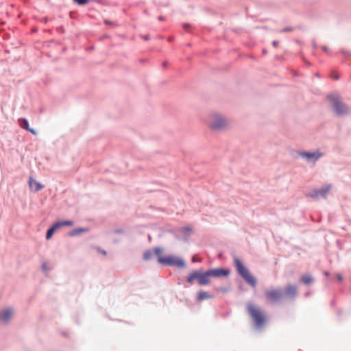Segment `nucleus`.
Segmentation results:
<instances>
[{
  "label": "nucleus",
  "instance_id": "obj_6",
  "mask_svg": "<svg viewBox=\"0 0 351 351\" xmlns=\"http://www.w3.org/2000/svg\"><path fill=\"white\" fill-rule=\"evenodd\" d=\"M247 310L255 323L256 328H261L265 323V317L261 311L252 304H247Z\"/></svg>",
  "mask_w": 351,
  "mask_h": 351
},
{
  "label": "nucleus",
  "instance_id": "obj_33",
  "mask_svg": "<svg viewBox=\"0 0 351 351\" xmlns=\"http://www.w3.org/2000/svg\"><path fill=\"white\" fill-rule=\"evenodd\" d=\"M312 47L313 49H316L317 47L316 43L314 40L312 42Z\"/></svg>",
  "mask_w": 351,
  "mask_h": 351
},
{
  "label": "nucleus",
  "instance_id": "obj_15",
  "mask_svg": "<svg viewBox=\"0 0 351 351\" xmlns=\"http://www.w3.org/2000/svg\"><path fill=\"white\" fill-rule=\"evenodd\" d=\"M213 298V295L209 293L207 291H199L197 294V300L199 302H201L206 299H212Z\"/></svg>",
  "mask_w": 351,
  "mask_h": 351
},
{
  "label": "nucleus",
  "instance_id": "obj_2",
  "mask_svg": "<svg viewBox=\"0 0 351 351\" xmlns=\"http://www.w3.org/2000/svg\"><path fill=\"white\" fill-rule=\"evenodd\" d=\"M234 264L238 274L243 280L252 287L256 286V278L250 273L249 270L244 266L242 261L237 257L234 258Z\"/></svg>",
  "mask_w": 351,
  "mask_h": 351
},
{
  "label": "nucleus",
  "instance_id": "obj_32",
  "mask_svg": "<svg viewBox=\"0 0 351 351\" xmlns=\"http://www.w3.org/2000/svg\"><path fill=\"white\" fill-rule=\"evenodd\" d=\"M192 261H193V263H195V262H201V261H202V260H201L200 258L197 259V258H195V257H193V258H192Z\"/></svg>",
  "mask_w": 351,
  "mask_h": 351
},
{
  "label": "nucleus",
  "instance_id": "obj_28",
  "mask_svg": "<svg viewBox=\"0 0 351 351\" xmlns=\"http://www.w3.org/2000/svg\"><path fill=\"white\" fill-rule=\"evenodd\" d=\"M331 77L334 79V80H338L339 78V76L337 75V74H335V73H332Z\"/></svg>",
  "mask_w": 351,
  "mask_h": 351
},
{
  "label": "nucleus",
  "instance_id": "obj_10",
  "mask_svg": "<svg viewBox=\"0 0 351 351\" xmlns=\"http://www.w3.org/2000/svg\"><path fill=\"white\" fill-rule=\"evenodd\" d=\"M265 298L267 302H277L282 299L283 291L280 288L267 291L265 292Z\"/></svg>",
  "mask_w": 351,
  "mask_h": 351
},
{
  "label": "nucleus",
  "instance_id": "obj_34",
  "mask_svg": "<svg viewBox=\"0 0 351 351\" xmlns=\"http://www.w3.org/2000/svg\"><path fill=\"white\" fill-rule=\"evenodd\" d=\"M322 50L325 52H328V48L326 47V46H323L322 47Z\"/></svg>",
  "mask_w": 351,
  "mask_h": 351
},
{
  "label": "nucleus",
  "instance_id": "obj_11",
  "mask_svg": "<svg viewBox=\"0 0 351 351\" xmlns=\"http://www.w3.org/2000/svg\"><path fill=\"white\" fill-rule=\"evenodd\" d=\"M192 230V228L190 226L180 228L176 231V237L180 240L187 241Z\"/></svg>",
  "mask_w": 351,
  "mask_h": 351
},
{
  "label": "nucleus",
  "instance_id": "obj_21",
  "mask_svg": "<svg viewBox=\"0 0 351 351\" xmlns=\"http://www.w3.org/2000/svg\"><path fill=\"white\" fill-rule=\"evenodd\" d=\"M154 256V252H153V250H148L147 251H145L143 254V259L145 261H149L150 259L152 258Z\"/></svg>",
  "mask_w": 351,
  "mask_h": 351
},
{
  "label": "nucleus",
  "instance_id": "obj_43",
  "mask_svg": "<svg viewBox=\"0 0 351 351\" xmlns=\"http://www.w3.org/2000/svg\"><path fill=\"white\" fill-rule=\"evenodd\" d=\"M162 65H163V66H166L167 65V62H164L162 63Z\"/></svg>",
  "mask_w": 351,
  "mask_h": 351
},
{
  "label": "nucleus",
  "instance_id": "obj_42",
  "mask_svg": "<svg viewBox=\"0 0 351 351\" xmlns=\"http://www.w3.org/2000/svg\"><path fill=\"white\" fill-rule=\"evenodd\" d=\"M158 19H159L160 21H162V20L164 19V18H163V16H159V17H158Z\"/></svg>",
  "mask_w": 351,
  "mask_h": 351
},
{
  "label": "nucleus",
  "instance_id": "obj_35",
  "mask_svg": "<svg viewBox=\"0 0 351 351\" xmlns=\"http://www.w3.org/2000/svg\"><path fill=\"white\" fill-rule=\"evenodd\" d=\"M337 279H338L339 281L342 280V279H343L342 276H341V274H338V275H337Z\"/></svg>",
  "mask_w": 351,
  "mask_h": 351
},
{
  "label": "nucleus",
  "instance_id": "obj_26",
  "mask_svg": "<svg viewBox=\"0 0 351 351\" xmlns=\"http://www.w3.org/2000/svg\"><path fill=\"white\" fill-rule=\"evenodd\" d=\"M339 53H343V55H345V56H350V53H348V51H346V50H344V49L341 50V51H339Z\"/></svg>",
  "mask_w": 351,
  "mask_h": 351
},
{
  "label": "nucleus",
  "instance_id": "obj_37",
  "mask_svg": "<svg viewBox=\"0 0 351 351\" xmlns=\"http://www.w3.org/2000/svg\"><path fill=\"white\" fill-rule=\"evenodd\" d=\"M324 274L326 276H328L330 275V273H329L328 271H325L324 272Z\"/></svg>",
  "mask_w": 351,
  "mask_h": 351
},
{
  "label": "nucleus",
  "instance_id": "obj_22",
  "mask_svg": "<svg viewBox=\"0 0 351 351\" xmlns=\"http://www.w3.org/2000/svg\"><path fill=\"white\" fill-rule=\"evenodd\" d=\"M75 3L78 5H86L88 2L90 1V0H73Z\"/></svg>",
  "mask_w": 351,
  "mask_h": 351
},
{
  "label": "nucleus",
  "instance_id": "obj_30",
  "mask_svg": "<svg viewBox=\"0 0 351 351\" xmlns=\"http://www.w3.org/2000/svg\"><path fill=\"white\" fill-rule=\"evenodd\" d=\"M190 26H191V25H190V24H189V23H183V24H182V27H183V28H184V29H186L187 28L190 27Z\"/></svg>",
  "mask_w": 351,
  "mask_h": 351
},
{
  "label": "nucleus",
  "instance_id": "obj_3",
  "mask_svg": "<svg viewBox=\"0 0 351 351\" xmlns=\"http://www.w3.org/2000/svg\"><path fill=\"white\" fill-rule=\"evenodd\" d=\"M229 125L228 120L222 114H214L210 122V127L214 130H222Z\"/></svg>",
  "mask_w": 351,
  "mask_h": 351
},
{
  "label": "nucleus",
  "instance_id": "obj_38",
  "mask_svg": "<svg viewBox=\"0 0 351 351\" xmlns=\"http://www.w3.org/2000/svg\"><path fill=\"white\" fill-rule=\"evenodd\" d=\"M143 38L145 40H149V36H147H147H143Z\"/></svg>",
  "mask_w": 351,
  "mask_h": 351
},
{
  "label": "nucleus",
  "instance_id": "obj_40",
  "mask_svg": "<svg viewBox=\"0 0 351 351\" xmlns=\"http://www.w3.org/2000/svg\"><path fill=\"white\" fill-rule=\"evenodd\" d=\"M220 290L223 291V292L227 291V289H226V288H221V289H220Z\"/></svg>",
  "mask_w": 351,
  "mask_h": 351
},
{
  "label": "nucleus",
  "instance_id": "obj_7",
  "mask_svg": "<svg viewBox=\"0 0 351 351\" xmlns=\"http://www.w3.org/2000/svg\"><path fill=\"white\" fill-rule=\"evenodd\" d=\"M15 314V309L12 306H8L0 309V325L6 326L10 323Z\"/></svg>",
  "mask_w": 351,
  "mask_h": 351
},
{
  "label": "nucleus",
  "instance_id": "obj_5",
  "mask_svg": "<svg viewBox=\"0 0 351 351\" xmlns=\"http://www.w3.org/2000/svg\"><path fill=\"white\" fill-rule=\"evenodd\" d=\"M194 280H197L199 285H206L210 283L208 279L206 272H202L200 270H195L190 274L186 278V282L192 284Z\"/></svg>",
  "mask_w": 351,
  "mask_h": 351
},
{
  "label": "nucleus",
  "instance_id": "obj_17",
  "mask_svg": "<svg viewBox=\"0 0 351 351\" xmlns=\"http://www.w3.org/2000/svg\"><path fill=\"white\" fill-rule=\"evenodd\" d=\"M58 228V224H56V223H54L53 224V226H52L50 228H49V229L47 230V234H46V239H47V240L50 239L52 237V236H53V234L54 232H55Z\"/></svg>",
  "mask_w": 351,
  "mask_h": 351
},
{
  "label": "nucleus",
  "instance_id": "obj_24",
  "mask_svg": "<svg viewBox=\"0 0 351 351\" xmlns=\"http://www.w3.org/2000/svg\"><path fill=\"white\" fill-rule=\"evenodd\" d=\"M293 30V28L291 27H286V28H284V29H282L279 31V32L280 33H285V32H291Z\"/></svg>",
  "mask_w": 351,
  "mask_h": 351
},
{
  "label": "nucleus",
  "instance_id": "obj_25",
  "mask_svg": "<svg viewBox=\"0 0 351 351\" xmlns=\"http://www.w3.org/2000/svg\"><path fill=\"white\" fill-rule=\"evenodd\" d=\"M42 269L45 272L49 271V268L48 267L47 264L46 263H43L42 264Z\"/></svg>",
  "mask_w": 351,
  "mask_h": 351
},
{
  "label": "nucleus",
  "instance_id": "obj_4",
  "mask_svg": "<svg viewBox=\"0 0 351 351\" xmlns=\"http://www.w3.org/2000/svg\"><path fill=\"white\" fill-rule=\"evenodd\" d=\"M158 262L169 266L184 268L186 265L184 261L178 256H168L166 257H158Z\"/></svg>",
  "mask_w": 351,
  "mask_h": 351
},
{
  "label": "nucleus",
  "instance_id": "obj_18",
  "mask_svg": "<svg viewBox=\"0 0 351 351\" xmlns=\"http://www.w3.org/2000/svg\"><path fill=\"white\" fill-rule=\"evenodd\" d=\"M56 223L58 224V228H59L62 226H71L74 223L72 220H64L57 221Z\"/></svg>",
  "mask_w": 351,
  "mask_h": 351
},
{
  "label": "nucleus",
  "instance_id": "obj_9",
  "mask_svg": "<svg viewBox=\"0 0 351 351\" xmlns=\"http://www.w3.org/2000/svg\"><path fill=\"white\" fill-rule=\"evenodd\" d=\"M331 189V185L327 184L326 186H322L319 189H315L311 192H309L306 196L311 197L313 199H318L319 197L326 198L328 193Z\"/></svg>",
  "mask_w": 351,
  "mask_h": 351
},
{
  "label": "nucleus",
  "instance_id": "obj_39",
  "mask_svg": "<svg viewBox=\"0 0 351 351\" xmlns=\"http://www.w3.org/2000/svg\"><path fill=\"white\" fill-rule=\"evenodd\" d=\"M173 40V37L168 38V41L169 42H172Z\"/></svg>",
  "mask_w": 351,
  "mask_h": 351
},
{
  "label": "nucleus",
  "instance_id": "obj_31",
  "mask_svg": "<svg viewBox=\"0 0 351 351\" xmlns=\"http://www.w3.org/2000/svg\"><path fill=\"white\" fill-rule=\"evenodd\" d=\"M272 45H273V46H274V47H277L278 46V41H277V40H274V41L272 42Z\"/></svg>",
  "mask_w": 351,
  "mask_h": 351
},
{
  "label": "nucleus",
  "instance_id": "obj_29",
  "mask_svg": "<svg viewBox=\"0 0 351 351\" xmlns=\"http://www.w3.org/2000/svg\"><path fill=\"white\" fill-rule=\"evenodd\" d=\"M123 230H121V229H116V230L114 231V232L115 234H121V233H123Z\"/></svg>",
  "mask_w": 351,
  "mask_h": 351
},
{
  "label": "nucleus",
  "instance_id": "obj_27",
  "mask_svg": "<svg viewBox=\"0 0 351 351\" xmlns=\"http://www.w3.org/2000/svg\"><path fill=\"white\" fill-rule=\"evenodd\" d=\"M27 131L30 132L32 134H33L34 135H36L37 134L36 132L35 131V130H34L33 128H29V130H27Z\"/></svg>",
  "mask_w": 351,
  "mask_h": 351
},
{
  "label": "nucleus",
  "instance_id": "obj_1",
  "mask_svg": "<svg viewBox=\"0 0 351 351\" xmlns=\"http://www.w3.org/2000/svg\"><path fill=\"white\" fill-rule=\"evenodd\" d=\"M330 106L337 117H345L349 114L350 108L343 101L341 95L336 91L329 93L326 97Z\"/></svg>",
  "mask_w": 351,
  "mask_h": 351
},
{
  "label": "nucleus",
  "instance_id": "obj_13",
  "mask_svg": "<svg viewBox=\"0 0 351 351\" xmlns=\"http://www.w3.org/2000/svg\"><path fill=\"white\" fill-rule=\"evenodd\" d=\"M297 294V288L293 285H288L283 291V295L293 300Z\"/></svg>",
  "mask_w": 351,
  "mask_h": 351
},
{
  "label": "nucleus",
  "instance_id": "obj_20",
  "mask_svg": "<svg viewBox=\"0 0 351 351\" xmlns=\"http://www.w3.org/2000/svg\"><path fill=\"white\" fill-rule=\"evenodd\" d=\"M19 124L21 127L25 130H29V123L28 121L25 118H21L19 119Z\"/></svg>",
  "mask_w": 351,
  "mask_h": 351
},
{
  "label": "nucleus",
  "instance_id": "obj_16",
  "mask_svg": "<svg viewBox=\"0 0 351 351\" xmlns=\"http://www.w3.org/2000/svg\"><path fill=\"white\" fill-rule=\"evenodd\" d=\"M88 231V228H75V229L72 230L71 231H70L69 234L71 237H75L80 234L87 232Z\"/></svg>",
  "mask_w": 351,
  "mask_h": 351
},
{
  "label": "nucleus",
  "instance_id": "obj_44",
  "mask_svg": "<svg viewBox=\"0 0 351 351\" xmlns=\"http://www.w3.org/2000/svg\"><path fill=\"white\" fill-rule=\"evenodd\" d=\"M105 23H106V24H112V23H111V22H110V21H107V20H106V21H105Z\"/></svg>",
  "mask_w": 351,
  "mask_h": 351
},
{
  "label": "nucleus",
  "instance_id": "obj_19",
  "mask_svg": "<svg viewBox=\"0 0 351 351\" xmlns=\"http://www.w3.org/2000/svg\"><path fill=\"white\" fill-rule=\"evenodd\" d=\"M300 280L305 285H309L313 282V279L308 274L301 276Z\"/></svg>",
  "mask_w": 351,
  "mask_h": 351
},
{
  "label": "nucleus",
  "instance_id": "obj_45",
  "mask_svg": "<svg viewBox=\"0 0 351 351\" xmlns=\"http://www.w3.org/2000/svg\"><path fill=\"white\" fill-rule=\"evenodd\" d=\"M309 294H310L309 293H305V295H306V296H308V295H309Z\"/></svg>",
  "mask_w": 351,
  "mask_h": 351
},
{
  "label": "nucleus",
  "instance_id": "obj_41",
  "mask_svg": "<svg viewBox=\"0 0 351 351\" xmlns=\"http://www.w3.org/2000/svg\"><path fill=\"white\" fill-rule=\"evenodd\" d=\"M304 60V62H306V64H308V66L311 65V63L309 62L306 61V60Z\"/></svg>",
  "mask_w": 351,
  "mask_h": 351
},
{
  "label": "nucleus",
  "instance_id": "obj_8",
  "mask_svg": "<svg viewBox=\"0 0 351 351\" xmlns=\"http://www.w3.org/2000/svg\"><path fill=\"white\" fill-rule=\"evenodd\" d=\"M298 155L303 159L306 160L308 162H312L313 164H315V162L322 158L324 154L319 150H316L313 152L305 151L299 152Z\"/></svg>",
  "mask_w": 351,
  "mask_h": 351
},
{
  "label": "nucleus",
  "instance_id": "obj_12",
  "mask_svg": "<svg viewBox=\"0 0 351 351\" xmlns=\"http://www.w3.org/2000/svg\"><path fill=\"white\" fill-rule=\"evenodd\" d=\"M206 272L208 279L210 277L219 278L227 276L230 273L229 270L222 268L211 269L207 270Z\"/></svg>",
  "mask_w": 351,
  "mask_h": 351
},
{
  "label": "nucleus",
  "instance_id": "obj_46",
  "mask_svg": "<svg viewBox=\"0 0 351 351\" xmlns=\"http://www.w3.org/2000/svg\"><path fill=\"white\" fill-rule=\"evenodd\" d=\"M263 52L264 53H266V50H265V49H263Z\"/></svg>",
  "mask_w": 351,
  "mask_h": 351
},
{
  "label": "nucleus",
  "instance_id": "obj_14",
  "mask_svg": "<svg viewBox=\"0 0 351 351\" xmlns=\"http://www.w3.org/2000/svg\"><path fill=\"white\" fill-rule=\"evenodd\" d=\"M29 187L34 191V192L36 193L40 190L44 188V185L41 183L36 181L32 177H29Z\"/></svg>",
  "mask_w": 351,
  "mask_h": 351
},
{
  "label": "nucleus",
  "instance_id": "obj_23",
  "mask_svg": "<svg viewBox=\"0 0 351 351\" xmlns=\"http://www.w3.org/2000/svg\"><path fill=\"white\" fill-rule=\"evenodd\" d=\"M163 251V249L162 247H155L153 250L154 254L158 256L160 254H161Z\"/></svg>",
  "mask_w": 351,
  "mask_h": 351
},
{
  "label": "nucleus",
  "instance_id": "obj_36",
  "mask_svg": "<svg viewBox=\"0 0 351 351\" xmlns=\"http://www.w3.org/2000/svg\"><path fill=\"white\" fill-rule=\"evenodd\" d=\"M99 252L103 254L104 255H106V252L105 250H99Z\"/></svg>",
  "mask_w": 351,
  "mask_h": 351
}]
</instances>
